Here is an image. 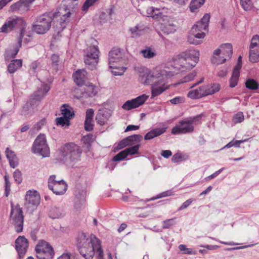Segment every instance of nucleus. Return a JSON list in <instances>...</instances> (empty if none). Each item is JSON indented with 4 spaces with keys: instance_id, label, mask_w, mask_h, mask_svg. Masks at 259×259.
Wrapping results in <instances>:
<instances>
[{
    "instance_id": "1",
    "label": "nucleus",
    "mask_w": 259,
    "mask_h": 259,
    "mask_svg": "<svg viewBox=\"0 0 259 259\" xmlns=\"http://www.w3.org/2000/svg\"><path fill=\"white\" fill-rule=\"evenodd\" d=\"M76 245L80 254L85 259H92L95 251L97 259H103L100 241L95 235L92 234L89 236L84 233H81L77 238Z\"/></svg>"
},
{
    "instance_id": "2",
    "label": "nucleus",
    "mask_w": 259,
    "mask_h": 259,
    "mask_svg": "<svg viewBox=\"0 0 259 259\" xmlns=\"http://www.w3.org/2000/svg\"><path fill=\"white\" fill-rule=\"evenodd\" d=\"M78 10V0H63L61 10L65 13L59 12L60 15L59 17H61L60 21L53 26L58 34L62 31L70 22L71 14L76 13Z\"/></svg>"
},
{
    "instance_id": "3",
    "label": "nucleus",
    "mask_w": 259,
    "mask_h": 259,
    "mask_svg": "<svg viewBox=\"0 0 259 259\" xmlns=\"http://www.w3.org/2000/svg\"><path fill=\"white\" fill-rule=\"evenodd\" d=\"M62 160L69 166H73L80 160L82 153L80 147L74 143L65 144L60 149Z\"/></svg>"
},
{
    "instance_id": "4",
    "label": "nucleus",
    "mask_w": 259,
    "mask_h": 259,
    "mask_svg": "<svg viewBox=\"0 0 259 259\" xmlns=\"http://www.w3.org/2000/svg\"><path fill=\"white\" fill-rule=\"evenodd\" d=\"M59 12H46L38 16L32 25V29L37 34H43L48 32L52 26L53 20L60 16Z\"/></svg>"
},
{
    "instance_id": "5",
    "label": "nucleus",
    "mask_w": 259,
    "mask_h": 259,
    "mask_svg": "<svg viewBox=\"0 0 259 259\" xmlns=\"http://www.w3.org/2000/svg\"><path fill=\"white\" fill-rule=\"evenodd\" d=\"M91 41L92 46L88 47L84 51V60L88 68L93 70L96 68L98 63L100 51L97 41L94 38H92Z\"/></svg>"
},
{
    "instance_id": "6",
    "label": "nucleus",
    "mask_w": 259,
    "mask_h": 259,
    "mask_svg": "<svg viewBox=\"0 0 259 259\" xmlns=\"http://www.w3.org/2000/svg\"><path fill=\"white\" fill-rule=\"evenodd\" d=\"M199 52L196 50L189 49L180 55V59L183 63V68L191 69L195 66L199 61Z\"/></svg>"
},
{
    "instance_id": "7",
    "label": "nucleus",
    "mask_w": 259,
    "mask_h": 259,
    "mask_svg": "<svg viewBox=\"0 0 259 259\" xmlns=\"http://www.w3.org/2000/svg\"><path fill=\"white\" fill-rule=\"evenodd\" d=\"M10 221L15 227V231L17 233H20L23 230L24 215L22 208L19 204L16 205L11 203Z\"/></svg>"
},
{
    "instance_id": "8",
    "label": "nucleus",
    "mask_w": 259,
    "mask_h": 259,
    "mask_svg": "<svg viewBox=\"0 0 259 259\" xmlns=\"http://www.w3.org/2000/svg\"><path fill=\"white\" fill-rule=\"evenodd\" d=\"M200 116H195L191 118H186L180 121L171 130L174 135L186 134L192 133L194 130V123L200 118Z\"/></svg>"
},
{
    "instance_id": "9",
    "label": "nucleus",
    "mask_w": 259,
    "mask_h": 259,
    "mask_svg": "<svg viewBox=\"0 0 259 259\" xmlns=\"http://www.w3.org/2000/svg\"><path fill=\"white\" fill-rule=\"evenodd\" d=\"M221 49H217L213 52L212 62L213 64L223 63L227 59H230L233 54L232 46L230 44H222Z\"/></svg>"
},
{
    "instance_id": "10",
    "label": "nucleus",
    "mask_w": 259,
    "mask_h": 259,
    "mask_svg": "<svg viewBox=\"0 0 259 259\" xmlns=\"http://www.w3.org/2000/svg\"><path fill=\"white\" fill-rule=\"evenodd\" d=\"M31 151L44 157H49L50 154V148L47 143L45 135L39 134L34 140L31 148Z\"/></svg>"
},
{
    "instance_id": "11",
    "label": "nucleus",
    "mask_w": 259,
    "mask_h": 259,
    "mask_svg": "<svg viewBox=\"0 0 259 259\" xmlns=\"http://www.w3.org/2000/svg\"><path fill=\"white\" fill-rule=\"evenodd\" d=\"M35 250L38 259H53L55 254L52 246L44 240H39Z\"/></svg>"
},
{
    "instance_id": "12",
    "label": "nucleus",
    "mask_w": 259,
    "mask_h": 259,
    "mask_svg": "<svg viewBox=\"0 0 259 259\" xmlns=\"http://www.w3.org/2000/svg\"><path fill=\"white\" fill-rule=\"evenodd\" d=\"M209 19L210 15L205 14L202 18L192 27V33L197 38L200 39L205 37V34L203 31L207 30Z\"/></svg>"
},
{
    "instance_id": "13",
    "label": "nucleus",
    "mask_w": 259,
    "mask_h": 259,
    "mask_svg": "<svg viewBox=\"0 0 259 259\" xmlns=\"http://www.w3.org/2000/svg\"><path fill=\"white\" fill-rule=\"evenodd\" d=\"M40 203V196L37 191H28L25 197L24 206L28 211H33Z\"/></svg>"
},
{
    "instance_id": "14",
    "label": "nucleus",
    "mask_w": 259,
    "mask_h": 259,
    "mask_svg": "<svg viewBox=\"0 0 259 259\" xmlns=\"http://www.w3.org/2000/svg\"><path fill=\"white\" fill-rule=\"evenodd\" d=\"M56 176L52 175L48 180V187L56 195H62L67 188V184L63 180L56 181Z\"/></svg>"
},
{
    "instance_id": "15",
    "label": "nucleus",
    "mask_w": 259,
    "mask_h": 259,
    "mask_svg": "<svg viewBox=\"0 0 259 259\" xmlns=\"http://www.w3.org/2000/svg\"><path fill=\"white\" fill-rule=\"evenodd\" d=\"M172 75L173 74L171 72L167 73L165 71H162L158 73H149L147 74L144 83L152 86H156L160 81H162L164 79V76L168 77Z\"/></svg>"
},
{
    "instance_id": "16",
    "label": "nucleus",
    "mask_w": 259,
    "mask_h": 259,
    "mask_svg": "<svg viewBox=\"0 0 259 259\" xmlns=\"http://www.w3.org/2000/svg\"><path fill=\"white\" fill-rule=\"evenodd\" d=\"M249 60L252 63L259 61V35H255L251 40Z\"/></svg>"
},
{
    "instance_id": "17",
    "label": "nucleus",
    "mask_w": 259,
    "mask_h": 259,
    "mask_svg": "<svg viewBox=\"0 0 259 259\" xmlns=\"http://www.w3.org/2000/svg\"><path fill=\"white\" fill-rule=\"evenodd\" d=\"M143 137L141 135H133L123 139L118 144L116 149L120 150L127 146L140 145Z\"/></svg>"
},
{
    "instance_id": "18",
    "label": "nucleus",
    "mask_w": 259,
    "mask_h": 259,
    "mask_svg": "<svg viewBox=\"0 0 259 259\" xmlns=\"http://www.w3.org/2000/svg\"><path fill=\"white\" fill-rule=\"evenodd\" d=\"M148 97V96L143 94L135 99L127 100L123 104L122 108L125 110H130L139 107L144 104Z\"/></svg>"
},
{
    "instance_id": "19",
    "label": "nucleus",
    "mask_w": 259,
    "mask_h": 259,
    "mask_svg": "<svg viewBox=\"0 0 259 259\" xmlns=\"http://www.w3.org/2000/svg\"><path fill=\"white\" fill-rule=\"evenodd\" d=\"M24 21L22 18H15L10 19L7 22H6L4 25L1 28V32H8L11 31L13 28L15 27H21L24 29V32L25 29L23 28Z\"/></svg>"
},
{
    "instance_id": "20",
    "label": "nucleus",
    "mask_w": 259,
    "mask_h": 259,
    "mask_svg": "<svg viewBox=\"0 0 259 259\" xmlns=\"http://www.w3.org/2000/svg\"><path fill=\"white\" fill-rule=\"evenodd\" d=\"M15 246L19 258H23L28 247L27 239L24 236H19L15 240Z\"/></svg>"
},
{
    "instance_id": "21",
    "label": "nucleus",
    "mask_w": 259,
    "mask_h": 259,
    "mask_svg": "<svg viewBox=\"0 0 259 259\" xmlns=\"http://www.w3.org/2000/svg\"><path fill=\"white\" fill-rule=\"evenodd\" d=\"M34 1L35 0H20L11 6V10L13 12L24 13L29 10L30 6Z\"/></svg>"
},
{
    "instance_id": "22",
    "label": "nucleus",
    "mask_w": 259,
    "mask_h": 259,
    "mask_svg": "<svg viewBox=\"0 0 259 259\" xmlns=\"http://www.w3.org/2000/svg\"><path fill=\"white\" fill-rule=\"evenodd\" d=\"M124 53L119 48H114L109 53V65L110 68L113 67V63L120 62L123 57Z\"/></svg>"
},
{
    "instance_id": "23",
    "label": "nucleus",
    "mask_w": 259,
    "mask_h": 259,
    "mask_svg": "<svg viewBox=\"0 0 259 259\" xmlns=\"http://www.w3.org/2000/svg\"><path fill=\"white\" fill-rule=\"evenodd\" d=\"M38 103H36L31 99H30L24 105L20 111V114L26 117L32 116L34 113V109L37 106Z\"/></svg>"
},
{
    "instance_id": "24",
    "label": "nucleus",
    "mask_w": 259,
    "mask_h": 259,
    "mask_svg": "<svg viewBox=\"0 0 259 259\" xmlns=\"http://www.w3.org/2000/svg\"><path fill=\"white\" fill-rule=\"evenodd\" d=\"M146 13L148 17H151L157 20H168L169 18L164 15L161 12V9L155 8L153 7H148L146 10Z\"/></svg>"
},
{
    "instance_id": "25",
    "label": "nucleus",
    "mask_w": 259,
    "mask_h": 259,
    "mask_svg": "<svg viewBox=\"0 0 259 259\" xmlns=\"http://www.w3.org/2000/svg\"><path fill=\"white\" fill-rule=\"evenodd\" d=\"M50 90V87L49 85L42 84L41 87L38 88L37 90L31 95L30 99L35 101L36 103H38V102L43 99Z\"/></svg>"
},
{
    "instance_id": "26",
    "label": "nucleus",
    "mask_w": 259,
    "mask_h": 259,
    "mask_svg": "<svg viewBox=\"0 0 259 259\" xmlns=\"http://www.w3.org/2000/svg\"><path fill=\"white\" fill-rule=\"evenodd\" d=\"M87 71L84 69L78 70L73 74L74 81L78 86L83 85L87 79Z\"/></svg>"
},
{
    "instance_id": "27",
    "label": "nucleus",
    "mask_w": 259,
    "mask_h": 259,
    "mask_svg": "<svg viewBox=\"0 0 259 259\" xmlns=\"http://www.w3.org/2000/svg\"><path fill=\"white\" fill-rule=\"evenodd\" d=\"M187 97L191 99H198L206 97L204 86L190 91L187 94Z\"/></svg>"
},
{
    "instance_id": "28",
    "label": "nucleus",
    "mask_w": 259,
    "mask_h": 259,
    "mask_svg": "<svg viewBox=\"0 0 259 259\" xmlns=\"http://www.w3.org/2000/svg\"><path fill=\"white\" fill-rule=\"evenodd\" d=\"M166 128V127L154 128L145 135L144 139L145 140H149L157 137L165 133Z\"/></svg>"
},
{
    "instance_id": "29",
    "label": "nucleus",
    "mask_w": 259,
    "mask_h": 259,
    "mask_svg": "<svg viewBox=\"0 0 259 259\" xmlns=\"http://www.w3.org/2000/svg\"><path fill=\"white\" fill-rule=\"evenodd\" d=\"M176 25L169 21L167 23L162 24L160 27L161 31L166 34L174 33L176 31Z\"/></svg>"
},
{
    "instance_id": "30",
    "label": "nucleus",
    "mask_w": 259,
    "mask_h": 259,
    "mask_svg": "<svg viewBox=\"0 0 259 259\" xmlns=\"http://www.w3.org/2000/svg\"><path fill=\"white\" fill-rule=\"evenodd\" d=\"M49 215L52 219H58L63 217L65 215V212L62 207L54 206L51 209Z\"/></svg>"
},
{
    "instance_id": "31",
    "label": "nucleus",
    "mask_w": 259,
    "mask_h": 259,
    "mask_svg": "<svg viewBox=\"0 0 259 259\" xmlns=\"http://www.w3.org/2000/svg\"><path fill=\"white\" fill-rule=\"evenodd\" d=\"M22 65V60L21 59L12 60L8 66V70L9 73H13L20 68Z\"/></svg>"
},
{
    "instance_id": "32",
    "label": "nucleus",
    "mask_w": 259,
    "mask_h": 259,
    "mask_svg": "<svg viewBox=\"0 0 259 259\" xmlns=\"http://www.w3.org/2000/svg\"><path fill=\"white\" fill-rule=\"evenodd\" d=\"M61 110L63 116L69 120H70L74 115L72 108L67 104L63 105L61 106Z\"/></svg>"
},
{
    "instance_id": "33",
    "label": "nucleus",
    "mask_w": 259,
    "mask_h": 259,
    "mask_svg": "<svg viewBox=\"0 0 259 259\" xmlns=\"http://www.w3.org/2000/svg\"><path fill=\"white\" fill-rule=\"evenodd\" d=\"M98 93L96 88L93 84L86 85L84 89V92L82 93L83 97H92L95 96Z\"/></svg>"
},
{
    "instance_id": "34",
    "label": "nucleus",
    "mask_w": 259,
    "mask_h": 259,
    "mask_svg": "<svg viewBox=\"0 0 259 259\" xmlns=\"http://www.w3.org/2000/svg\"><path fill=\"white\" fill-rule=\"evenodd\" d=\"M204 86L206 96L212 95L219 92L220 89V85L219 83H213Z\"/></svg>"
},
{
    "instance_id": "35",
    "label": "nucleus",
    "mask_w": 259,
    "mask_h": 259,
    "mask_svg": "<svg viewBox=\"0 0 259 259\" xmlns=\"http://www.w3.org/2000/svg\"><path fill=\"white\" fill-rule=\"evenodd\" d=\"M85 201L84 192L83 191L79 192L78 194L75 195L74 198V206L76 208H79L84 204Z\"/></svg>"
},
{
    "instance_id": "36",
    "label": "nucleus",
    "mask_w": 259,
    "mask_h": 259,
    "mask_svg": "<svg viewBox=\"0 0 259 259\" xmlns=\"http://www.w3.org/2000/svg\"><path fill=\"white\" fill-rule=\"evenodd\" d=\"M23 37H24V29H22L21 31L20 32V37L18 39L17 44L14 47L13 51L10 55L11 58H14L16 57V56L17 55V54H18L20 48L21 47L22 42L23 41Z\"/></svg>"
},
{
    "instance_id": "37",
    "label": "nucleus",
    "mask_w": 259,
    "mask_h": 259,
    "mask_svg": "<svg viewBox=\"0 0 259 259\" xmlns=\"http://www.w3.org/2000/svg\"><path fill=\"white\" fill-rule=\"evenodd\" d=\"M205 0H191L189 5L190 10L191 12H196L204 4Z\"/></svg>"
},
{
    "instance_id": "38",
    "label": "nucleus",
    "mask_w": 259,
    "mask_h": 259,
    "mask_svg": "<svg viewBox=\"0 0 259 259\" xmlns=\"http://www.w3.org/2000/svg\"><path fill=\"white\" fill-rule=\"evenodd\" d=\"M239 75L240 71L233 70L231 77L230 79V87L231 88H234L237 85Z\"/></svg>"
},
{
    "instance_id": "39",
    "label": "nucleus",
    "mask_w": 259,
    "mask_h": 259,
    "mask_svg": "<svg viewBox=\"0 0 259 259\" xmlns=\"http://www.w3.org/2000/svg\"><path fill=\"white\" fill-rule=\"evenodd\" d=\"M246 88L249 90H257L258 88V83L253 79H248L245 82Z\"/></svg>"
},
{
    "instance_id": "40",
    "label": "nucleus",
    "mask_w": 259,
    "mask_h": 259,
    "mask_svg": "<svg viewBox=\"0 0 259 259\" xmlns=\"http://www.w3.org/2000/svg\"><path fill=\"white\" fill-rule=\"evenodd\" d=\"M130 30L131 32L132 37L134 38H136L140 36L143 34L144 32L143 29L140 28L138 25L133 28H131Z\"/></svg>"
},
{
    "instance_id": "41",
    "label": "nucleus",
    "mask_w": 259,
    "mask_h": 259,
    "mask_svg": "<svg viewBox=\"0 0 259 259\" xmlns=\"http://www.w3.org/2000/svg\"><path fill=\"white\" fill-rule=\"evenodd\" d=\"M240 3L242 8L246 11H250L253 7L251 0H240Z\"/></svg>"
},
{
    "instance_id": "42",
    "label": "nucleus",
    "mask_w": 259,
    "mask_h": 259,
    "mask_svg": "<svg viewBox=\"0 0 259 259\" xmlns=\"http://www.w3.org/2000/svg\"><path fill=\"white\" fill-rule=\"evenodd\" d=\"M56 124L61 126H69L70 125V120L64 116H62L56 119Z\"/></svg>"
},
{
    "instance_id": "43",
    "label": "nucleus",
    "mask_w": 259,
    "mask_h": 259,
    "mask_svg": "<svg viewBox=\"0 0 259 259\" xmlns=\"http://www.w3.org/2000/svg\"><path fill=\"white\" fill-rule=\"evenodd\" d=\"M140 146L141 145H137L124 149L125 153H126V155H132L138 153Z\"/></svg>"
},
{
    "instance_id": "44",
    "label": "nucleus",
    "mask_w": 259,
    "mask_h": 259,
    "mask_svg": "<svg viewBox=\"0 0 259 259\" xmlns=\"http://www.w3.org/2000/svg\"><path fill=\"white\" fill-rule=\"evenodd\" d=\"M166 89L167 88H165L163 85L156 87H153V89L152 90V96L155 97L161 94L165 91Z\"/></svg>"
},
{
    "instance_id": "45",
    "label": "nucleus",
    "mask_w": 259,
    "mask_h": 259,
    "mask_svg": "<svg viewBox=\"0 0 259 259\" xmlns=\"http://www.w3.org/2000/svg\"><path fill=\"white\" fill-rule=\"evenodd\" d=\"M244 120V114L242 112H238L233 117V121L236 124L241 123Z\"/></svg>"
},
{
    "instance_id": "46",
    "label": "nucleus",
    "mask_w": 259,
    "mask_h": 259,
    "mask_svg": "<svg viewBox=\"0 0 259 259\" xmlns=\"http://www.w3.org/2000/svg\"><path fill=\"white\" fill-rule=\"evenodd\" d=\"M141 53L143 55L144 57L146 58H151L155 55L154 52L149 48L142 50Z\"/></svg>"
},
{
    "instance_id": "47",
    "label": "nucleus",
    "mask_w": 259,
    "mask_h": 259,
    "mask_svg": "<svg viewBox=\"0 0 259 259\" xmlns=\"http://www.w3.org/2000/svg\"><path fill=\"white\" fill-rule=\"evenodd\" d=\"M52 67L56 71L58 70L59 56L56 54H53L51 56Z\"/></svg>"
},
{
    "instance_id": "48",
    "label": "nucleus",
    "mask_w": 259,
    "mask_h": 259,
    "mask_svg": "<svg viewBox=\"0 0 259 259\" xmlns=\"http://www.w3.org/2000/svg\"><path fill=\"white\" fill-rule=\"evenodd\" d=\"M176 219V218L167 219L162 222V228L165 229H168L170 227L176 224L175 220Z\"/></svg>"
},
{
    "instance_id": "49",
    "label": "nucleus",
    "mask_w": 259,
    "mask_h": 259,
    "mask_svg": "<svg viewBox=\"0 0 259 259\" xmlns=\"http://www.w3.org/2000/svg\"><path fill=\"white\" fill-rule=\"evenodd\" d=\"M96 120L99 124L103 125L106 123L107 120L104 115L99 112L96 115Z\"/></svg>"
},
{
    "instance_id": "50",
    "label": "nucleus",
    "mask_w": 259,
    "mask_h": 259,
    "mask_svg": "<svg viewBox=\"0 0 259 259\" xmlns=\"http://www.w3.org/2000/svg\"><path fill=\"white\" fill-rule=\"evenodd\" d=\"M197 73L196 71H193L187 75L184 76L181 82V83L187 82L192 80L196 76Z\"/></svg>"
},
{
    "instance_id": "51",
    "label": "nucleus",
    "mask_w": 259,
    "mask_h": 259,
    "mask_svg": "<svg viewBox=\"0 0 259 259\" xmlns=\"http://www.w3.org/2000/svg\"><path fill=\"white\" fill-rule=\"evenodd\" d=\"M127 157L126 153H125V151L124 150L120 152L115 156H114L112 159L114 161H119L122 160L125 158Z\"/></svg>"
},
{
    "instance_id": "52",
    "label": "nucleus",
    "mask_w": 259,
    "mask_h": 259,
    "mask_svg": "<svg viewBox=\"0 0 259 259\" xmlns=\"http://www.w3.org/2000/svg\"><path fill=\"white\" fill-rule=\"evenodd\" d=\"M112 69L111 72L114 75H121L123 74L124 72L125 71V68L122 67V68H117L116 66H114L113 65L112 68H110Z\"/></svg>"
},
{
    "instance_id": "53",
    "label": "nucleus",
    "mask_w": 259,
    "mask_h": 259,
    "mask_svg": "<svg viewBox=\"0 0 259 259\" xmlns=\"http://www.w3.org/2000/svg\"><path fill=\"white\" fill-rule=\"evenodd\" d=\"M13 177H14L15 181L17 184H19L22 182V174L19 169H16L14 172Z\"/></svg>"
},
{
    "instance_id": "54",
    "label": "nucleus",
    "mask_w": 259,
    "mask_h": 259,
    "mask_svg": "<svg viewBox=\"0 0 259 259\" xmlns=\"http://www.w3.org/2000/svg\"><path fill=\"white\" fill-rule=\"evenodd\" d=\"M196 36L193 34L192 30H191L190 35L188 37V41L191 44L198 45L201 42V40L196 39Z\"/></svg>"
},
{
    "instance_id": "55",
    "label": "nucleus",
    "mask_w": 259,
    "mask_h": 259,
    "mask_svg": "<svg viewBox=\"0 0 259 259\" xmlns=\"http://www.w3.org/2000/svg\"><path fill=\"white\" fill-rule=\"evenodd\" d=\"M179 249L181 251H184V253L188 254H195L196 252L192 250L190 248H187L186 246L184 244H180L179 246Z\"/></svg>"
},
{
    "instance_id": "56",
    "label": "nucleus",
    "mask_w": 259,
    "mask_h": 259,
    "mask_svg": "<svg viewBox=\"0 0 259 259\" xmlns=\"http://www.w3.org/2000/svg\"><path fill=\"white\" fill-rule=\"evenodd\" d=\"M84 130L88 132H91L93 130V120H85L84 124Z\"/></svg>"
},
{
    "instance_id": "57",
    "label": "nucleus",
    "mask_w": 259,
    "mask_h": 259,
    "mask_svg": "<svg viewBox=\"0 0 259 259\" xmlns=\"http://www.w3.org/2000/svg\"><path fill=\"white\" fill-rule=\"evenodd\" d=\"M174 192L172 190H167L158 194L155 199H159L164 197L170 196L173 195Z\"/></svg>"
},
{
    "instance_id": "58",
    "label": "nucleus",
    "mask_w": 259,
    "mask_h": 259,
    "mask_svg": "<svg viewBox=\"0 0 259 259\" xmlns=\"http://www.w3.org/2000/svg\"><path fill=\"white\" fill-rule=\"evenodd\" d=\"M94 115V111L93 109H88L85 113V120H93V118Z\"/></svg>"
},
{
    "instance_id": "59",
    "label": "nucleus",
    "mask_w": 259,
    "mask_h": 259,
    "mask_svg": "<svg viewBox=\"0 0 259 259\" xmlns=\"http://www.w3.org/2000/svg\"><path fill=\"white\" fill-rule=\"evenodd\" d=\"M193 201V199H189L188 200H187L186 201H185L182 204V205L178 208V211H181V210H182L185 208H186L187 207H188L191 203Z\"/></svg>"
},
{
    "instance_id": "60",
    "label": "nucleus",
    "mask_w": 259,
    "mask_h": 259,
    "mask_svg": "<svg viewBox=\"0 0 259 259\" xmlns=\"http://www.w3.org/2000/svg\"><path fill=\"white\" fill-rule=\"evenodd\" d=\"M228 73V67L224 66L217 73V75L220 77L225 76Z\"/></svg>"
},
{
    "instance_id": "61",
    "label": "nucleus",
    "mask_w": 259,
    "mask_h": 259,
    "mask_svg": "<svg viewBox=\"0 0 259 259\" xmlns=\"http://www.w3.org/2000/svg\"><path fill=\"white\" fill-rule=\"evenodd\" d=\"M10 166L12 168L16 167L18 164V159L17 156H14L13 158L9 159Z\"/></svg>"
},
{
    "instance_id": "62",
    "label": "nucleus",
    "mask_w": 259,
    "mask_h": 259,
    "mask_svg": "<svg viewBox=\"0 0 259 259\" xmlns=\"http://www.w3.org/2000/svg\"><path fill=\"white\" fill-rule=\"evenodd\" d=\"M37 67V65L36 63L33 62L31 64L30 68L29 70V73L31 75H35Z\"/></svg>"
},
{
    "instance_id": "63",
    "label": "nucleus",
    "mask_w": 259,
    "mask_h": 259,
    "mask_svg": "<svg viewBox=\"0 0 259 259\" xmlns=\"http://www.w3.org/2000/svg\"><path fill=\"white\" fill-rule=\"evenodd\" d=\"M182 160V156L180 153H176L173 155L171 158V161L173 162L177 163Z\"/></svg>"
},
{
    "instance_id": "64",
    "label": "nucleus",
    "mask_w": 259,
    "mask_h": 259,
    "mask_svg": "<svg viewBox=\"0 0 259 259\" xmlns=\"http://www.w3.org/2000/svg\"><path fill=\"white\" fill-rule=\"evenodd\" d=\"M93 136L92 135H88L87 136L83 137L82 141L84 144L87 145V147L90 146V143L92 140Z\"/></svg>"
}]
</instances>
